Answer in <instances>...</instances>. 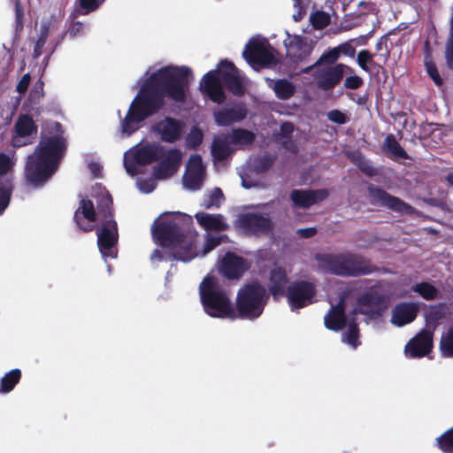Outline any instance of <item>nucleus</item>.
<instances>
[{
    "mask_svg": "<svg viewBox=\"0 0 453 453\" xmlns=\"http://www.w3.org/2000/svg\"><path fill=\"white\" fill-rule=\"evenodd\" d=\"M348 326V330L343 334L342 340L352 348H357L361 342L359 341V328L356 319H352Z\"/></svg>",
    "mask_w": 453,
    "mask_h": 453,
    "instance_id": "79ce46f5",
    "label": "nucleus"
},
{
    "mask_svg": "<svg viewBox=\"0 0 453 453\" xmlns=\"http://www.w3.org/2000/svg\"><path fill=\"white\" fill-rule=\"evenodd\" d=\"M205 166L203 164L202 157L199 154L191 155L183 175L184 185L189 189L198 190L203 186Z\"/></svg>",
    "mask_w": 453,
    "mask_h": 453,
    "instance_id": "dca6fc26",
    "label": "nucleus"
},
{
    "mask_svg": "<svg viewBox=\"0 0 453 453\" xmlns=\"http://www.w3.org/2000/svg\"><path fill=\"white\" fill-rule=\"evenodd\" d=\"M23 17H24V10L21 6V4L19 0L15 2V19L16 26L15 28H23Z\"/></svg>",
    "mask_w": 453,
    "mask_h": 453,
    "instance_id": "e2e57ef3",
    "label": "nucleus"
},
{
    "mask_svg": "<svg viewBox=\"0 0 453 453\" xmlns=\"http://www.w3.org/2000/svg\"><path fill=\"white\" fill-rule=\"evenodd\" d=\"M151 233L156 242L171 249L168 254L155 250L151 259L189 262L196 256L194 248L197 234L190 216L177 213L173 220H156L151 226Z\"/></svg>",
    "mask_w": 453,
    "mask_h": 453,
    "instance_id": "f03ea898",
    "label": "nucleus"
},
{
    "mask_svg": "<svg viewBox=\"0 0 453 453\" xmlns=\"http://www.w3.org/2000/svg\"><path fill=\"white\" fill-rule=\"evenodd\" d=\"M314 259L322 270L342 277H359L379 271L369 259L352 252L317 253Z\"/></svg>",
    "mask_w": 453,
    "mask_h": 453,
    "instance_id": "7ed1b4c3",
    "label": "nucleus"
},
{
    "mask_svg": "<svg viewBox=\"0 0 453 453\" xmlns=\"http://www.w3.org/2000/svg\"><path fill=\"white\" fill-rule=\"evenodd\" d=\"M385 299L382 295L376 291L365 292L361 295L357 303L359 306L364 307H380L384 303Z\"/></svg>",
    "mask_w": 453,
    "mask_h": 453,
    "instance_id": "ea45409f",
    "label": "nucleus"
},
{
    "mask_svg": "<svg viewBox=\"0 0 453 453\" xmlns=\"http://www.w3.org/2000/svg\"><path fill=\"white\" fill-rule=\"evenodd\" d=\"M385 150L396 158L408 159L409 156L400 143L396 141L394 134L387 135L384 141Z\"/></svg>",
    "mask_w": 453,
    "mask_h": 453,
    "instance_id": "58836bf2",
    "label": "nucleus"
},
{
    "mask_svg": "<svg viewBox=\"0 0 453 453\" xmlns=\"http://www.w3.org/2000/svg\"><path fill=\"white\" fill-rule=\"evenodd\" d=\"M185 124L173 117H165L152 126V131L165 142L173 143L181 139Z\"/></svg>",
    "mask_w": 453,
    "mask_h": 453,
    "instance_id": "2eb2a0df",
    "label": "nucleus"
},
{
    "mask_svg": "<svg viewBox=\"0 0 453 453\" xmlns=\"http://www.w3.org/2000/svg\"><path fill=\"white\" fill-rule=\"evenodd\" d=\"M218 68L222 85L234 96H242L246 91L243 77L234 63L227 59L221 60Z\"/></svg>",
    "mask_w": 453,
    "mask_h": 453,
    "instance_id": "f8f14e48",
    "label": "nucleus"
},
{
    "mask_svg": "<svg viewBox=\"0 0 453 453\" xmlns=\"http://www.w3.org/2000/svg\"><path fill=\"white\" fill-rule=\"evenodd\" d=\"M81 217L88 222L94 223L96 220L101 222H108L114 219L113 200L111 195L104 190L96 196V209L90 199L82 198L80 200L79 207L75 211L73 219L77 226L83 232H90L94 229V226L89 223L84 224Z\"/></svg>",
    "mask_w": 453,
    "mask_h": 453,
    "instance_id": "39448f33",
    "label": "nucleus"
},
{
    "mask_svg": "<svg viewBox=\"0 0 453 453\" xmlns=\"http://www.w3.org/2000/svg\"><path fill=\"white\" fill-rule=\"evenodd\" d=\"M440 349L443 357H453V326L449 327L446 334L441 336Z\"/></svg>",
    "mask_w": 453,
    "mask_h": 453,
    "instance_id": "c03bdc74",
    "label": "nucleus"
},
{
    "mask_svg": "<svg viewBox=\"0 0 453 453\" xmlns=\"http://www.w3.org/2000/svg\"><path fill=\"white\" fill-rule=\"evenodd\" d=\"M266 289L255 281L242 287L236 296V319H255L259 318L266 304Z\"/></svg>",
    "mask_w": 453,
    "mask_h": 453,
    "instance_id": "423d86ee",
    "label": "nucleus"
},
{
    "mask_svg": "<svg viewBox=\"0 0 453 453\" xmlns=\"http://www.w3.org/2000/svg\"><path fill=\"white\" fill-rule=\"evenodd\" d=\"M66 150V140L62 135L42 137L33 155L56 169Z\"/></svg>",
    "mask_w": 453,
    "mask_h": 453,
    "instance_id": "0eeeda50",
    "label": "nucleus"
},
{
    "mask_svg": "<svg viewBox=\"0 0 453 453\" xmlns=\"http://www.w3.org/2000/svg\"><path fill=\"white\" fill-rule=\"evenodd\" d=\"M288 36L285 40L288 55L296 62L305 59L313 50V41L308 37L294 35L293 37L287 32Z\"/></svg>",
    "mask_w": 453,
    "mask_h": 453,
    "instance_id": "412c9836",
    "label": "nucleus"
},
{
    "mask_svg": "<svg viewBox=\"0 0 453 453\" xmlns=\"http://www.w3.org/2000/svg\"><path fill=\"white\" fill-rule=\"evenodd\" d=\"M437 446L444 453H453V426L437 438Z\"/></svg>",
    "mask_w": 453,
    "mask_h": 453,
    "instance_id": "a18cd8bd",
    "label": "nucleus"
},
{
    "mask_svg": "<svg viewBox=\"0 0 453 453\" xmlns=\"http://www.w3.org/2000/svg\"><path fill=\"white\" fill-rule=\"evenodd\" d=\"M288 277L283 267L278 266L271 270L269 275V292L273 299L286 296Z\"/></svg>",
    "mask_w": 453,
    "mask_h": 453,
    "instance_id": "bb28decb",
    "label": "nucleus"
},
{
    "mask_svg": "<svg viewBox=\"0 0 453 453\" xmlns=\"http://www.w3.org/2000/svg\"><path fill=\"white\" fill-rule=\"evenodd\" d=\"M22 373L18 368L12 369L4 375L0 380V393H10L15 386L20 381Z\"/></svg>",
    "mask_w": 453,
    "mask_h": 453,
    "instance_id": "c9c22d12",
    "label": "nucleus"
},
{
    "mask_svg": "<svg viewBox=\"0 0 453 453\" xmlns=\"http://www.w3.org/2000/svg\"><path fill=\"white\" fill-rule=\"evenodd\" d=\"M419 306L416 303H401L395 306L392 312V323L403 326L414 321L418 314Z\"/></svg>",
    "mask_w": 453,
    "mask_h": 453,
    "instance_id": "b1692460",
    "label": "nucleus"
},
{
    "mask_svg": "<svg viewBox=\"0 0 453 453\" xmlns=\"http://www.w3.org/2000/svg\"><path fill=\"white\" fill-rule=\"evenodd\" d=\"M13 191L12 180L6 177H0V216L8 208Z\"/></svg>",
    "mask_w": 453,
    "mask_h": 453,
    "instance_id": "f704fd0d",
    "label": "nucleus"
},
{
    "mask_svg": "<svg viewBox=\"0 0 453 453\" xmlns=\"http://www.w3.org/2000/svg\"><path fill=\"white\" fill-rule=\"evenodd\" d=\"M372 61V54L366 50H360L357 54V63L359 66L365 70L368 71L367 64Z\"/></svg>",
    "mask_w": 453,
    "mask_h": 453,
    "instance_id": "bf43d9fd",
    "label": "nucleus"
},
{
    "mask_svg": "<svg viewBox=\"0 0 453 453\" xmlns=\"http://www.w3.org/2000/svg\"><path fill=\"white\" fill-rule=\"evenodd\" d=\"M105 0H79L80 6L82 10L88 13L90 12H94L99 8V6Z\"/></svg>",
    "mask_w": 453,
    "mask_h": 453,
    "instance_id": "6e6d98bb",
    "label": "nucleus"
},
{
    "mask_svg": "<svg viewBox=\"0 0 453 453\" xmlns=\"http://www.w3.org/2000/svg\"><path fill=\"white\" fill-rule=\"evenodd\" d=\"M181 159L182 153L179 149L165 150V156L154 166V175L157 179H165L174 175L180 168Z\"/></svg>",
    "mask_w": 453,
    "mask_h": 453,
    "instance_id": "aec40b11",
    "label": "nucleus"
},
{
    "mask_svg": "<svg viewBox=\"0 0 453 453\" xmlns=\"http://www.w3.org/2000/svg\"><path fill=\"white\" fill-rule=\"evenodd\" d=\"M434 333L422 329L411 338L404 348V353L409 358H421L432 352L434 347Z\"/></svg>",
    "mask_w": 453,
    "mask_h": 453,
    "instance_id": "4468645a",
    "label": "nucleus"
},
{
    "mask_svg": "<svg viewBox=\"0 0 453 453\" xmlns=\"http://www.w3.org/2000/svg\"><path fill=\"white\" fill-rule=\"evenodd\" d=\"M327 118L330 121L336 124H344L348 119L346 115L339 110H332L327 113Z\"/></svg>",
    "mask_w": 453,
    "mask_h": 453,
    "instance_id": "052dcab7",
    "label": "nucleus"
},
{
    "mask_svg": "<svg viewBox=\"0 0 453 453\" xmlns=\"http://www.w3.org/2000/svg\"><path fill=\"white\" fill-rule=\"evenodd\" d=\"M316 294V286L312 282L296 280L288 286L285 296L291 311H295L311 304Z\"/></svg>",
    "mask_w": 453,
    "mask_h": 453,
    "instance_id": "6e6552de",
    "label": "nucleus"
},
{
    "mask_svg": "<svg viewBox=\"0 0 453 453\" xmlns=\"http://www.w3.org/2000/svg\"><path fill=\"white\" fill-rule=\"evenodd\" d=\"M275 160V155L265 153L254 158L251 165L252 169L257 174L265 173L273 166Z\"/></svg>",
    "mask_w": 453,
    "mask_h": 453,
    "instance_id": "4c0bfd02",
    "label": "nucleus"
},
{
    "mask_svg": "<svg viewBox=\"0 0 453 453\" xmlns=\"http://www.w3.org/2000/svg\"><path fill=\"white\" fill-rule=\"evenodd\" d=\"M98 249L104 257H117L116 245L119 241V230L116 220L101 222L96 230Z\"/></svg>",
    "mask_w": 453,
    "mask_h": 453,
    "instance_id": "1a4fd4ad",
    "label": "nucleus"
},
{
    "mask_svg": "<svg viewBox=\"0 0 453 453\" xmlns=\"http://www.w3.org/2000/svg\"><path fill=\"white\" fill-rule=\"evenodd\" d=\"M310 2L311 0H293L294 8L296 9V12L292 15L295 21L298 22L304 18Z\"/></svg>",
    "mask_w": 453,
    "mask_h": 453,
    "instance_id": "8fccbe9b",
    "label": "nucleus"
},
{
    "mask_svg": "<svg viewBox=\"0 0 453 453\" xmlns=\"http://www.w3.org/2000/svg\"><path fill=\"white\" fill-rule=\"evenodd\" d=\"M37 131L38 127L32 116L26 113L20 114L13 127L11 145L13 148H21L33 143Z\"/></svg>",
    "mask_w": 453,
    "mask_h": 453,
    "instance_id": "9d476101",
    "label": "nucleus"
},
{
    "mask_svg": "<svg viewBox=\"0 0 453 453\" xmlns=\"http://www.w3.org/2000/svg\"><path fill=\"white\" fill-rule=\"evenodd\" d=\"M30 81H31L30 74L29 73L24 74L21 77V79L19 80V81L18 82L16 90L19 94H24L27 90V88H28V86L30 84Z\"/></svg>",
    "mask_w": 453,
    "mask_h": 453,
    "instance_id": "0e129e2a",
    "label": "nucleus"
},
{
    "mask_svg": "<svg viewBox=\"0 0 453 453\" xmlns=\"http://www.w3.org/2000/svg\"><path fill=\"white\" fill-rule=\"evenodd\" d=\"M343 77V65L338 64L321 72L317 76V84L322 90L334 88Z\"/></svg>",
    "mask_w": 453,
    "mask_h": 453,
    "instance_id": "cd10ccee",
    "label": "nucleus"
},
{
    "mask_svg": "<svg viewBox=\"0 0 453 453\" xmlns=\"http://www.w3.org/2000/svg\"><path fill=\"white\" fill-rule=\"evenodd\" d=\"M328 196L329 192L326 189H293L290 193L292 202L299 208H309L311 205L325 200Z\"/></svg>",
    "mask_w": 453,
    "mask_h": 453,
    "instance_id": "4be33fe9",
    "label": "nucleus"
},
{
    "mask_svg": "<svg viewBox=\"0 0 453 453\" xmlns=\"http://www.w3.org/2000/svg\"><path fill=\"white\" fill-rule=\"evenodd\" d=\"M248 58L255 63H269L271 54L262 46L255 44L248 49Z\"/></svg>",
    "mask_w": 453,
    "mask_h": 453,
    "instance_id": "37998d69",
    "label": "nucleus"
},
{
    "mask_svg": "<svg viewBox=\"0 0 453 453\" xmlns=\"http://www.w3.org/2000/svg\"><path fill=\"white\" fill-rule=\"evenodd\" d=\"M370 196L381 206L400 213L411 214L414 208L403 200L394 196L384 189L370 184L367 188Z\"/></svg>",
    "mask_w": 453,
    "mask_h": 453,
    "instance_id": "f3484780",
    "label": "nucleus"
},
{
    "mask_svg": "<svg viewBox=\"0 0 453 453\" xmlns=\"http://www.w3.org/2000/svg\"><path fill=\"white\" fill-rule=\"evenodd\" d=\"M137 165L138 164L134 162V157H133V160L125 159V161H124V165H125L127 172L132 176H134L137 173V168H136Z\"/></svg>",
    "mask_w": 453,
    "mask_h": 453,
    "instance_id": "338daca9",
    "label": "nucleus"
},
{
    "mask_svg": "<svg viewBox=\"0 0 453 453\" xmlns=\"http://www.w3.org/2000/svg\"><path fill=\"white\" fill-rule=\"evenodd\" d=\"M48 35H49V30H42L41 31V35L34 47L33 57L35 58H38L42 54V48L46 43Z\"/></svg>",
    "mask_w": 453,
    "mask_h": 453,
    "instance_id": "864d4df0",
    "label": "nucleus"
},
{
    "mask_svg": "<svg viewBox=\"0 0 453 453\" xmlns=\"http://www.w3.org/2000/svg\"><path fill=\"white\" fill-rule=\"evenodd\" d=\"M339 50L334 48L330 50L329 51L325 52L319 58V62L326 63V64H334L339 58Z\"/></svg>",
    "mask_w": 453,
    "mask_h": 453,
    "instance_id": "4d7b16f0",
    "label": "nucleus"
},
{
    "mask_svg": "<svg viewBox=\"0 0 453 453\" xmlns=\"http://www.w3.org/2000/svg\"><path fill=\"white\" fill-rule=\"evenodd\" d=\"M411 291L417 293L426 301L435 300L440 295L438 288L426 281L416 283L411 287Z\"/></svg>",
    "mask_w": 453,
    "mask_h": 453,
    "instance_id": "e433bc0d",
    "label": "nucleus"
},
{
    "mask_svg": "<svg viewBox=\"0 0 453 453\" xmlns=\"http://www.w3.org/2000/svg\"><path fill=\"white\" fill-rule=\"evenodd\" d=\"M448 313V307L446 303H440L437 304L430 305L426 312V330H431L433 333L446 318Z\"/></svg>",
    "mask_w": 453,
    "mask_h": 453,
    "instance_id": "c85d7f7f",
    "label": "nucleus"
},
{
    "mask_svg": "<svg viewBox=\"0 0 453 453\" xmlns=\"http://www.w3.org/2000/svg\"><path fill=\"white\" fill-rule=\"evenodd\" d=\"M133 156L139 165H148L159 161L165 156V148L156 142L146 143L135 150Z\"/></svg>",
    "mask_w": 453,
    "mask_h": 453,
    "instance_id": "5701e85b",
    "label": "nucleus"
},
{
    "mask_svg": "<svg viewBox=\"0 0 453 453\" xmlns=\"http://www.w3.org/2000/svg\"><path fill=\"white\" fill-rule=\"evenodd\" d=\"M198 223L209 231H225L228 228V225L224 222L223 216L220 214L212 215L204 212L196 214Z\"/></svg>",
    "mask_w": 453,
    "mask_h": 453,
    "instance_id": "c756f323",
    "label": "nucleus"
},
{
    "mask_svg": "<svg viewBox=\"0 0 453 453\" xmlns=\"http://www.w3.org/2000/svg\"><path fill=\"white\" fill-rule=\"evenodd\" d=\"M222 239L223 236H208L203 246V253H208L218 247Z\"/></svg>",
    "mask_w": 453,
    "mask_h": 453,
    "instance_id": "13d9d810",
    "label": "nucleus"
},
{
    "mask_svg": "<svg viewBox=\"0 0 453 453\" xmlns=\"http://www.w3.org/2000/svg\"><path fill=\"white\" fill-rule=\"evenodd\" d=\"M317 228L316 227H306V228H300L297 229L296 233L301 238H311L317 234Z\"/></svg>",
    "mask_w": 453,
    "mask_h": 453,
    "instance_id": "69168bd1",
    "label": "nucleus"
},
{
    "mask_svg": "<svg viewBox=\"0 0 453 453\" xmlns=\"http://www.w3.org/2000/svg\"><path fill=\"white\" fill-rule=\"evenodd\" d=\"M444 58L448 68L453 70V30H450L445 43Z\"/></svg>",
    "mask_w": 453,
    "mask_h": 453,
    "instance_id": "3c124183",
    "label": "nucleus"
},
{
    "mask_svg": "<svg viewBox=\"0 0 453 453\" xmlns=\"http://www.w3.org/2000/svg\"><path fill=\"white\" fill-rule=\"evenodd\" d=\"M203 138V134L202 130L196 127H192L186 138L188 147L192 149L197 148L202 143Z\"/></svg>",
    "mask_w": 453,
    "mask_h": 453,
    "instance_id": "09e8293b",
    "label": "nucleus"
},
{
    "mask_svg": "<svg viewBox=\"0 0 453 453\" xmlns=\"http://www.w3.org/2000/svg\"><path fill=\"white\" fill-rule=\"evenodd\" d=\"M12 168V162L10 157L4 152H0V177H4Z\"/></svg>",
    "mask_w": 453,
    "mask_h": 453,
    "instance_id": "5fc2aeb1",
    "label": "nucleus"
},
{
    "mask_svg": "<svg viewBox=\"0 0 453 453\" xmlns=\"http://www.w3.org/2000/svg\"><path fill=\"white\" fill-rule=\"evenodd\" d=\"M227 137L230 144L241 146L250 145L256 139L253 132L243 128H234Z\"/></svg>",
    "mask_w": 453,
    "mask_h": 453,
    "instance_id": "72a5a7b5",
    "label": "nucleus"
},
{
    "mask_svg": "<svg viewBox=\"0 0 453 453\" xmlns=\"http://www.w3.org/2000/svg\"><path fill=\"white\" fill-rule=\"evenodd\" d=\"M325 326L332 331L338 332L347 326L345 314V302L341 299L335 305L331 306L329 311L324 318Z\"/></svg>",
    "mask_w": 453,
    "mask_h": 453,
    "instance_id": "393cba45",
    "label": "nucleus"
},
{
    "mask_svg": "<svg viewBox=\"0 0 453 453\" xmlns=\"http://www.w3.org/2000/svg\"><path fill=\"white\" fill-rule=\"evenodd\" d=\"M190 79H193L192 70L185 65H167L151 73L121 121L122 133L130 135L137 131L141 122L165 107V98L185 103Z\"/></svg>",
    "mask_w": 453,
    "mask_h": 453,
    "instance_id": "f257e3e1",
    "label": "nucleus"
},
{
    "mask_svg": "<svg viewBox=\"0 0 453 453\" xmlns=\"http://www.w3.org/2000/svg\"><path fill=\"white\" fill-rule=\"evenodd\" d=\"M88 168L93 174L94 178H99L101 177L103 167L102 165L97 162H91L88 165Z\"/></svg>",
    "mask_w": 453,
    "mask_h": 453,
    "instance_id": "774afa93",
    "label": "nucleus"
},
{
    "mask_svg": "<svg viewBox=\"0 0 453 453\" xmlns=\"http://www.w3.org/2000/svg\"><path fill=\"white\" fill-rule=\"evenodd\" d=\"M250 267L247 259L227 251L220 263V272L228 280L240 279Z\"/></svg>",
    "mask_w": 453,
    "mask_h": 453,
    "instance_id": "a211bd4d",
    "label": "nucleus"
},
{
    "mask_svg": "<svg viewBox=\"0 0 453 453\" xmlns=\"http://www.w3.org/2000/svg\"><path fill=\"white\" fill-rule=\"evenodd\" d=\"M364 83V81L361 77L357 75L349 76L344 81V86L349 89H357Z\"/></svg>",
    "mask_w": 453,
    "mask_h": 453,
    "instance_id": "680f3d73",
    "label": "nucleus"
},
{
    "mask_svg": "<svg viewBox=\"0 0 453 453\" xmlns=\"http://www.w3.org/2000/svg\"><path fill=\"white\" fill-rule=\"evenodd\" d=\"M204 311L212 318L236 319L235 310L218 278L206 275L199 286Z\"/></svg>",
    "mask_w": 453,
    "mask_h": 453,
    "instance_id": "20e7f679",
    "label": "nucleus"
},
{
    "mask_svg": "<svg viewBox=\"0 0 453 453\" xmlns=\"http://www.w3.org/2000/svg\"><path fill=\"white\" fill-rule=\"evenodd\" d=\"M237 226L247 234H261L271 232L274 224L268 215L259 212H246L240 214Z\"/></svg>",
    "mask_w": 453,
    "mask_h": 453,
    "instance_id": "ddd939ff",
    "label": "nucleus"
},
{
    "mask_svg": "<svg viewBox=\"0 0 453 453\" xmlns=\"http://www.w3.org/2000/svg\"><path fill=\"white\" fill-rule=\"evenodd\" d=\"M269 87L280 100H288L296 93V86L287 79L270 80Z\"/></svg>",
    "mask_w": 453,
    "mask_h": 453,
    "instance_id": "2f4dec72",
    "label": "nucleus"
},
{
    "mask_svg": "<svg viewBox=\"0 0 453 453\" xmlns=\"http://www.w3.org/2000/svg\"><path fill=\"white\" fill-rule=\"evenodd\" d=\"M294 132V125L291 122H283L280 127V136L287 139V141L282 142V147L286 149H289L288 146V141L291 138L292 133Z\"/></svg>",
    "mask_w": 453,
    "mask_h": 453,
    "instance_id": "603ef678",
    "label": "nucleus"
},
{
    "mask_svg": "<svg viewBox=\"0 0 453 453\" xmlns=\"http://www.w3.org/2000/svg\"><path fill=\"white\" fill-rule=\"evenodd\" d=\"M247 116V109L242 104H237L230 108H224L215 112L216 123L220 127H227L240 122Z\"/></svg>",
    "mask_w": 453,
    "mask_h": 453,
    "instance_id": "a878e982",
    "label": "nucleus"
},
{
    "mask_svg": "<svg viewBox=\"0 0 453 453\" xmlns=\"http://www.w3.org/2000/svg\"><path fill=\"white\" fill-rule=\"evenodd\" d=\"M424 66L428 77L434 81L437 87H441L444 83L441 77L437 66L433 59L429 42L426 41L424 46Z\"/></svg>",
    "mask_w": 453,
    "mask_h": 453,
    "instance_id": "7c9ffc66",
    "label": "nucleus"
},
{
    "mask_svg": "<svg viewBox=\"0 0 453 453\" xmlns=\"http://www.w3.org/2000/svg\"><path fill=\"white\" fill-rule=\"evenodd\" d=\"M224 195L219 188H215L207 196L203 198L202 205L205 209L212 207L219 208L220 205V200L223 199Z\"/></svg>",
    "mask_w": 453,
    "mask_h": 453,
    "instance_id": "49530a36",
    "label": "nucleus"
},
{
    "mask_svg": "<svg viewBox=\"0 0 453 453\" xmlns=\"http://www.w3.org/2000/svg\"><path fill=\"white\" fill-rule=\"evenodd\" d=\"M56 168L35 155H30L25 166L27 182L35 187L42 186L56 172Z\"/></svg>",
    "mask_w": 453,
    "mask_h": 453,
    "instance_id": "9b49d317",
    "label": "nucleus"
},
{
    "mask_svg": "<svg viewBox=\"0 0 453 453\" xmlns=\"http://www.w3.org/2000/svg\"><path fill=\"white\" fill-rule=\"evenodd\" d=\"M309 20L312 28H326L331 23V15L325 11L315 10L311 12Z\"/></svg>",
    "mask_w": 453,
    "mask_h": 453,
    "instance_id": "a19ab883",
    "label": "nucleus"
},
{
    "mask_svg": "<svg viewBox=\"0 0 453 453\" xmlns=\"http://www.w3.org/2000/svg\"><path fill=\"white\" fill-rule=\"evenodd\" d=\"M353 162L358 169L368 177H373L378 173L377 169L360 153L357 158L353 159Z\"/></svg>",
    "mask_w": 453,
    "mask_h": 453,
    "instance_id": "de8ad7c7",
    "label": "nucleus"
},
{
    "mask_svg": "<svg viewBox=\"0 0 453 453\" xmlns=\"http://www.w3.org/2000/svg\"><path fill=\"white\" fill-rule=\"evenodd\" d=\"M228 137L215 138L211 144V155L215 161L221 162L226 159L232 153L229 147Z\"/></svg>",
    "mask_w": 453,
    "mask_h": 453,
    "instance_id": "473e14b6",
    "label": "nucleus"
},
{
    "mask_svg": "<svg viewBox=\"0 0 453 453\" xmlns=\"http://www.w3.org/2000/svg\"><path fill=\"white\" fill-rule=\"evenodd\" d=\"M199 88L212 102L217 104H223L225 102L226 94L219 75V68L206 73L200 81Z\"/></svg>",
    "mask_w": 453,
    "mask_h": 453,
    "instance_id": "6ab92c4d",
    "label": "nucleus"
}]
</instances>
